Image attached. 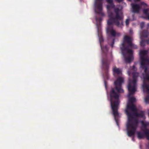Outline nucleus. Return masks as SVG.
<instances>
[{
	"label": "nucleus",
	"mask_w": 149,
	"mask_h": 149,
	"mask_svg": "<svg viewBox=\"0 0 149 149\" xmlns=\"http://www.w3.org/2000/svg\"><path fill=\"white\" fill-rule=\"evenodd\" d=\"M140 67L142 69H144V72L145 73H146L147 70V64L146 62H141Z\"/></svg>",
	"instance_id": "15"
},
{
	"label": "nucleus",
	"mask_w": 149,
	"mask_h": 149,
	"mask_svg": "<svg viewBox=\"0 0 149 149\" xmlns=\"http://www.w3.org/2000/svg\"><path fill=\"white\" fill-rule=\"evenodd\" d=\"M100 45L101 49L105 56V57L103 58L102 60V63L103 68L104 70L105 74L107 76H108L109 67L110 62V61L109 60L107 57V54L108 50V48L107 45H105L102 47L100 43Z\"/></svg>",
	"instance_id": "4"
},
{
	"label": "nucleus",
	"mask_w": 149,
	"mask_h": 149,
	"mask_svg": "<svg viewBox=\"0 0 149 149\" xmlns=\"http://www.w3.org/2000/svg\"><path fill=\"white\" fill-rule=\"evenodd\" d=\"M141 41L140 43V45L141 46L144 47L146 43V40L143 38H141Z\"/></svg>",
	"instance_id": "19"
},
{
	"label": "nucleus",
	"mask_w": 149,
	"mask_h": 149,
	"mask_svg": "<svg viewBox=\"0 0 149 149\" xmlns=\"http://www.w3.org/2000/svg\"><path fill=\"white\" fill-rule=\"evenodd\" d=\"M122 50H127V52L129 55L127 57H125V60L126 62L130 63L133 59L132 50L127 48H123L122 49Z\"/></svg>",
	"instance_id": "8"
},
{
	"label": "nucleus",
	"mask_w": 149,
	"mask_h": 149,
	"mask_svg": "<svg viewBox=\"0 0 149 149\" xmlns=\"http://www.w3.org/2000/svg\"><path fill=\"white\" fill-rule=\"evenodd\" d=\"M107 24L108 26L107 29V32L108 34H110L112 37H115L116 36H120V33L116 32L115 30L113 29V24L117 26L115 23H113L111 24H109L107 22Z\"/></svg>",
	"instance_id": "6"
},
{
	"label": "nucleus",
	"mask_w": 149,
	"mask_h": 149,
	"mask_svg": "<svg viewBox=\"0 0 149 149\" xmlns=\"http://www.w3.org/2000/svg\"><path fill=\"white\" fill-rule=\"evenodd\" d=\"M132 45H129V46L132 48H133L134 49L137 48V47L136 45L132 44Z\"/></svg>",
	"instance_id": "26"
},
{
	"label": "nucleus",
	"mask_w": 149,
	"mask_h": 149,
	"mask_svg": "<svg viewBox=\"0 0 149 149\" xmlns=\"http://www.w3.org/2000/svg\"><path fill=\"white\" fill-rule=\"evenodd\" d=\"M131 5L132 12L134 13H138L140 9L139 5L135 3H132Z\"/></svg>",
	"instance_id": "9"
},
{
	"label": "nucleus",
	"mask_w": 149,
	"mask_h": 149,
	"mask_svg": "<svg viewBox=\"0 0 149 149\" xmlns=\"http://www.w3.org/2000/svg\"><path fill=\"white\" fill-rule=\"evenodd\" d=\"M108 16V23L111 24L115 23L117 26L122 28L123 25V17L118 8H115V6L112 3L107 6Z\"/></svg>",
	"instance_id": "3"
},
{
	"label": "nucleus",
	"mask_w": 149,
	"mask_h": 149,
	"mask_svg": "<svg viewBox=\"0 0 149 149\" xmlns=\"http://www.w3.org/2000/svg\"><path fill=\"white\" fill-rule=\"evenodd\" d=\"M146 18L148 19L149 20V14L146 16Z\"/></svg>",
	"instance_id": "34"
},
{
	"label": "nucleus",
	"mask_w": 149,
	"mask_h": 149,
	"mask_svg": "<svg viewBox=\"0 0 149 149\" xmlns=\"http://www.w3.org/2000/svg\"><path fill=\"white\" fill-rule=\"evenodd\" d=\"M148 115L149 116V112H148Z\"/></svg>",
	"instance_id": "40"
},
{
	"label": "nucleus",
	"mask_w": 149,
	"mask_h": 149,
	"mask_svg": "<svg viewBox=\"0 0 149 149\" xmlns=\"http://www.w3.org/2000/svg\"><path fill=\"white\" fill-rule=\"evenodd\" d=\"M133 79H129L128 88L129 92L128 96L132 95L136 91V78L138 76V73L137 72H133Z\"/></svg>",
	"instance_id": "5"
},
{
	"label": "nucleus",
	"mask_w": 149,
	"mask_h": 149,
	"mask_svg": "<svg viewBox=\"0 0 149 149\" xmlns=\"http://www.w3.org/2000/svg\"><path fill=\"white\" fill-rule=\"evenodd\" d=\"M130 68L131 70L134 71H136L137 70V68L134 65H133L132 67H130Z\"/></svg>",
	"instance_id": "24"
},
{
	"label": "nucleus",
	"mask_w": 149,
	"mask_h": 149,
	"mask_svg": "<svg viewBox=\"0 0 149 149\" xmlns=\"http://www.w3.org/2000/svg\"><path fill=\"white\" fill-rule=\"evenodd\" d=\"M127 72H128V75H130L131 74V71H130V70H129Z\"/></svg>",
	"instance_id": "35"
},
{
	"label": "nucleus",
	"mask_w": 149,
	"mask_h": 149,
	"mask_svg": "<svg viewBox=\"0 0 149 149\" xmlns=\"http://www.w3.org/2000/svg\"><path fill=\"white\" fill-rule=\"evenodd\" d=\"M136 100V99L134 97H130L127 104V109L126 110L128 119V122L127 125V135L129 137L134 135L138 123V120L134 118L132 113L129 111V110L132 111H137L135 105L134 104Z\"/></svg>",
	"instance_id": "2"
},
{
	"label": "nucleus",
	"mask_w": 149,
	"mask_h": 149,
	"mask_svg": "<svg viewBox=\"0 0 149 149\" xmlns=\"http://www.w3.org/2000/svg\"><path fill=\"white\" fill-rule=\"evenodd\" d=\"M123 81L124 79L123 78L121 77H118L114 82L115 87L111 88L109 93L111 105L115 119L117 124L118 123L116 117L119 115L118 112L120 102L119 98L120 93H123L124 91L122 88V85Z\"/></svg>",
	"instance_id": "1"
},
{
	"label": "nucleus",
	"mask_w": 149,
	"mask_h": 149,
	"mask_svg": "<svg viewBox=\"0 0 149 149\" xmlns=\"http://www.w3.org/2000/svg\"><path fill=\"white\" fill-rule=\"evenodd\" d=\"M113 71L114 73L119 74L121 73V70L119 68H117L116 66H114L113 68Z\"/></svg>",
	"instance_id": "18"
},
{
	"label": "nucleus",
	"mask_w": 149,
	"mask_h": 149,
	"mask_svg": "<svg viewBox=\"0 0 149 149\" xmlns=\"http://www.w3.org/2000/svg\"><path fill=\"white\" fill-rule=\"evenodd\" d=\"M135 0L136 1H140L141 0Z\"/></svg>",
	"instance_id": "39"
},
{
	"label": "nucleus",
	"mask_w": 149,
	"mask_h": 149,
	"mask_svg": "<svg viewBox=\"0 0 149 149\" xmlns=\"http://www.w3.org/2000/svg\"><path fill=\"white\" fill-rule=\"evenodd\" d=\"M136 111H134V115L137 117L143 118L145 116V114L143 111H141L139 113H138Z\"/></svg>",
	"instance_id": "16"
},
{
	"label": "nucleus",
	"mask_w": 149,
	"mask_h": 149,
	"mask_svg": "<svg viewBox=\"0 0 149 149\" xmlns=\"http://www.w3.org/2000/svg\"><path fill=\"white\" fill-rule=\"evenodd\" d=\"M144 79L149 81V75L147 74L144 77ZM143 88H145L146 89V91L147 92H149V85L147 84L145 81H144L143 85Z\"/></svg>",
	"instance_id": "12"
},
{
	"label": "nucleus",
	"mask_w": 149,
	"mask_h": 149,
	"mask_svg": "<svg viewBox=\"0 0 149 149\" xmlns=\"http://www.w3.org/2000/svg\"><path fill=\"white\" fill-rule=\"evenodd\" d=\"M102 0H95V11L96 13L103 15L104 13L102 12Z\"/></svg>",
	"instance_id": "7"
},
{
	"label": "nucleus",
	"mask_w": 149,
	"mask_h": 149,
	"mask_svg": "<svg viewBox=\"0 0 149 149\" xmlns=\"http://www.w3.org/2000/svg\"><path fill=\"white\" fill-rule=\"evenodd\" d=\"M129 0V1H131V0Z\"/></svg>",
	"instance_id": "41"
},
{
	"label": "nucleus",
	"mask_w": 149,
	"mask_h": 149,
	"mask_svg": "<svg viewBox=\"0 0 149 149\" xmlns=\"http://www.w3.org/2000/svg\"><path fill=\"white\" fill-rule=\"evenodd\" d=\"M143 13L146 15H147L149 14V8H144L143 10Z\"/></svg>",
	"instance_id": "20"
},
{
	"label": "nucleus",
	"mask_w": 149,
	"mask_h": 149,
	"mask_svg": "<svg viewBox=\"0 0 149 149\" xmlns=\"http://www.w3.org/2000/svg\"><path fill=\"white\" fill-rule=\"evenodd\" d=\"M122 47H121V51L122 52V53H123V54L124 55V52L125 51H126V52H127V50H122V49L123 48H127V47H125V42H123L122 44ZM127 48H128L127 47Z\"/></svg>",
	"instance_id": "22"
},
{
	"label": "nucleus",
	"mask_w": 149,
	"mask_h": 149,
	"mask_svg": "<svg viewBox=\"0 0 149 149\" xmlns=\"http://www.w3.org/2000/svg\"><path fill=\"white\" fill-rule=\"evenodd\" d=\"M114 40H115V39H113L112 42V43L111 44V45L112 48H113V45L114 44Z\"/></svg>",
	"instance_id": "31"
},
{
	"label": "nucleus",
	"mask_w": 149,
	"mask_h": 149,
	"mask_svg": "<svg viewBox=\"0 0 149 149\" xmlns=\"http://www.w3.org/2000/svg\"><path fill=\"white\" fill-rule=\"evenodd\" d=\"M145 25V23L143 22H142L140 23V26L141 28L142 29L143 28Z\"/></svg>",
	"instance_id": "27"
},
{
	"label": "nucleus",
	"mask_w": 149,
	"mask_h": 149,
	"mask_svg": "<svg viewBox=\"0 0 149 149\" xmlns=\"http://www.w3.org/2000/svg\"><path fill=\"white\" fill-rule=\"evenodd\" d=\"M107 2L109 3H113V0H106Z\"/></svg>",
	"instance_id": "29"
},
{
	"label": "nucleus",
	"mask_w": 149,
	"mask_h": 149,
	"mask_svg": "<svg viewBox=\"0 0 149 149\" xmlns=\"http://www.w3.org/2000/svg\"><path fill=\"white\" fill-rule=\"evenodd\" d=\"M116 1L118 2H120L123 1V0H116Z\"/></svg>",
	"instance_id": "36"
},
{
	"label": "nucleus",
	"mask_w": 149,
	"mask_h": 149,
	"mask_svg": "<svg viewBox=\"0 0 149 149\" xmlns=\"http://www.w3.org/2000/svg\"><path fill=\"white\" fill-rule=\"evenodd\" d=\"M146 43L147 44H149V38L147 39L146 40Z\"/></svg>",
	"instance_id": "32"
},
{
	"label": "nucleus",
	"mask_w": 149,
	"mask_h": 149,
	"mask_svg": "<svg viewBox=\"0 0 149 149\" xmlns=\"http://www.w3.org/2000/svg\"><path fill=\"white\" fill-rule=\"evenodd\" d=\"M142 126L141 128V130L145 132V135H146V132L148 131L149 132V128H147V127L149 126V122H147L145 123L142 122Z\"/></svg>",
	"instance_id": "11"
},
{
	"label": "nucleus",
	"mask_w": 149,
	"mask_h": 149,
	"mask_svg": "<svg viewBox=\"0 0 149 149\" xmlns=\"http://www.w3.org/2000/svg\"><path fill=\"white\" fill-rule=\"evenodd\" d=\"M148 54V51L146 50H143L141 51L140 52L141 62L143 61L145 62L146 61L145 60L148 59V58H145Z\"/></svg>",
	"instance_id": "10"
},
{
	"label": "nucleus",
	"mask_w": 149,
	"mask_h": 149,
	"mask_svg": "<svg viewBox=\"0 0 149 149\" xmlns=\"http://www.w3.org/2000/svg\"><path fill=\"white\" fill-rule=\"evenodd\" d=\"M124 41L126 42L129 45H132V40L131 38L127 36H125L124 38Z\"/></svg>",
	"instance_id": "14"
},
{
	"label": "nucleus",
	"mask_w": 149,
	"mask_h": 149,
	"mask_svg": "<svg viewBox=\"0 0 149 149\" xmlns=\"http://www.w3.org/2000/svg\"><path fill=\"white\" fill-rule=\"evenodd\" d=\"M149 35V32L148 30H143L140 34V38H147Z\"/></svg>",
	"instance_id": "13"
},
{
	"label": "nucleus",
	"mask_w": 149,
	"mask_h": 149,
	"mask_svg": "<svg viewBox=\"0 0 149 149\" xmlns=\"http://www.w3.org/2000/svg\"><path fill=\"white\" fill-rule=\"evenodd\" d=\"M144 133L141 132H137V134L138 138L139 139H141L144 138L145 136H146L145 132H143Z\"/></svg>",
	"instance_id": "17"
},
{
	"label": "nucleus",
	"mask_w": 149,
	"mask_h": 149,
	"mask_svg": "<svg viewBox=\"0 0 149 149\" xmlns=\"http://www.w3.org/2000/svg\"><path fill=\"white\" fill-rule=\"evenodd\" d=\"M130 21V19H126L125 21V23L127 26L129 24Z\"/></svg>",
	"instance_id": "28"
},
{
	"label": "nucleus",
	"mask_w": 149,
	"mask_h": 149,
	"mask_svg": "<svg viewBox=\"0 0 149 149\" xmlns=\"http://www.w3.org/2000/svg\"><path fill=\"white\" fill-rule=\"evenodd\" d=\"M145 100L146 103H148L149 102V95L146 97Z\"/></svg>",
	"instance_id": "25"
},
{
	"label": "nucleus",
	"mask_w": 149,
	"mask_h": 149,
	"mask_svg": "<svg viewBox=\"0 0 149 149\" xmlns=\"http://www.w3.org/2000/svg\"><path fill=\"white\" fill-rule=\"evenodd\" d=\"M141 4L142 6L145 8L148 7V5L143 2H141Z\"/></svg>",
	"instance_id": "23"
},
{
	"label": "nucleus",
	"mask_w": 149,
	"mask_h": 149,
	"mask_svg": "<svg viewBox=\"0 0 149 149\" xmlns=\"http://www.w3.org/2000/svg\"><path fill=\"white\" fill-rule=\"evenodd\" d=\"M145 61H145V62H146V63L148 64H149V59H146V60H145Z\"/></svg>",
	"instance_id": "33"
},
{
	"label": "nucleus",
	"mask_w": 149,
	"mask_h": 149,
	"mask_svg": "<svg viewBox=\"0 0 149 149\" xmlns=\"http://www.w3.org/2000/svg\"><path fill=\"white\" fill-rule=\"evenodd\" d=\"M149 28V23L147 24V29H148Z\"/></svg>",
	"instance_id": "37"
},
{
	"label": "nucleus",
	"mask_w": 149,
	"mask_h": 149,
	"mask_svg": "<svg viewBox=\"0 0 149 149\" xmlns=\"http://www.w3.org/2000/svg\"><path fill=\"white\" fill-rule=\"evenodd\" d=\"M104 83H105V87H106V88L107 87V86H106V83L105 81Z\"/></svg>",
	"instance_id": "38"
},
{
	"label": "nucleus",
	"mask_w": 149,
	"mask_h": 149,
	"mask_svg": "<svg viewBox=\"0 0 149 149\" xmlns=\"http://www.w3.org/2000/svg\"><path fill=\"white\" fill-rule=\"evenodd\" d=\"M146 139H147L149 140V132H148V131H147V132H146ZM147 146V147L149 148V142H148Z\"/></svg>",
	"instance_id": "21"
},
{
	"label": "nucleus",
	"mask_w": 149,
	"mask_h": 149,
	"mask_svg": "<svg viewBox=\"0 0 149 149\" xmlns=\"http://www.w3.org/2000/svg\"><path fill=\"white\" fill-rule=\"evenodd\" d=\"M103 40H104L102 37H99V41L100 42H103Z\"/></svg>",
	"instance_id": "30"
}]
</instances>
